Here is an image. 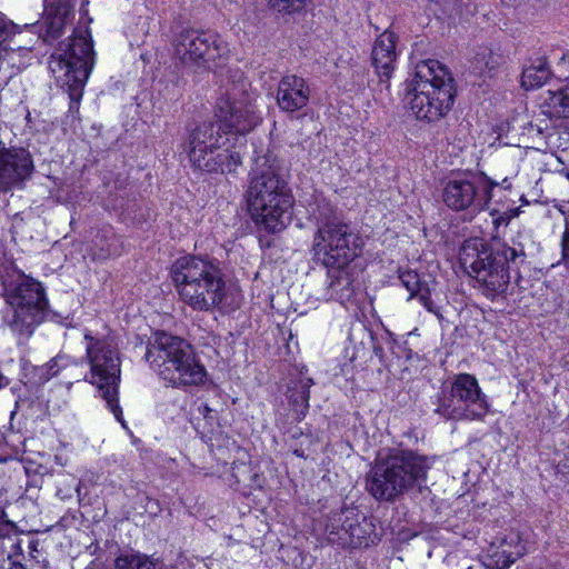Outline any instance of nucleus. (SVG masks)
<instances>
[{"mask_svg": "<svg viewBox=\"0 0 569 569\" xmlns=\"http://www.w3.org/2000/svg\"><path fill=\"white\" fill-rule=\"evenodd\" d=\"M308 214L317 226L312 250L316 260L328 269L329 297L341 303L350 301L358 289L350 262L360 253V239L323 197H315Z\"/></svg>", "mask_w": 569, "mask_h": 569, "instance_id": "obj_1", "label": "nucleus"}, {"mask_svg": "<svg viewBox=\"0 0 569 569\" xmlns=\"http://www.w3.org/2000/svg\"><path fill=\"white\" fill-rule=\"evenodd\" d=\"M526 259L525 247L516 239L509 243L497 238L486 241L472 237L459 250L461 266L476 281V288L490 300L506 295L511 282L519 283Z\"/></svg>", "mask_w": 569, "mask_h": 569, "instance_id": "obj_2", "label": "nucleus"}, {"mask_svg": "<svg viewBox=\"0 0 569 569\" xmlns=\"http://www.w3.org/2000/svg\"><path fill=\"white\" fill-rule=\"evenodd\" d=\"M246 201L252 221L266 232H279L290 222L295 199L283 161L276 154L267 152L256 158Z\"/></svg>", "mask_w": 569, "mask_h": 569, "instance_id": "obj_3", "label": "nucleus"}, {"mask_svg": "<svg viewBox=\"0 0 569 569\" xmlns=\"http://www.w3.org/2000/svg\"><path fill=\"white\" fill-rule=\"evenodd\" d=\"M432 463V458L416 451L392 450L368 472L366 489L377 500L389 502L415 489L423 493L428 490L423 482Z\"/></svg>", "mask_w": 569, "mask_h": 569, "instance_id": "obj_4", "label": "nucleus"}, {"mask_svg": "<svg viewBox=\"0 0 569 569\" xmlns=\"http://www.w3.org/2000/svg\"><path fill=\"white\" fill-rule=\"evenodd\" d=\"M171 278L180 300L193 310L211 312L222 307L227 284L218 260L181 257L171 268Z\"/></svg>", "mask_w": 569, "mask_h": 569, "instance_id": "obj_5", "label": "nucleus"}, {"mask_svg": "<svg viewBox=\"0 0 569 569\" xmlns=\"http://www.w3.org/2000/svg\"><path fill=\"white\" fill-rule=\"evenodd\" d=\"M144 359L154 372L172 387L202 382L206 370L191 345L181 337L156 331L149 339Z\"/></svg>", "mask_w": 569, "mask_h": 569, "instance_id": "obj_6", "label": "nucleus"}, {"mask_svg": "<svg viewBox=\"0 0 569 569\" xmlns=\"http://www.w3.org/2000/svg\"><path fill=\"white\" fill-rule=\"evenodd\" d=\"M455 94L453 78L438 60L420 61L407 84L410 109L419 120L437 121L445 117L453 104Z\"/></svg>", "mask_w": 569, "mask_h": 569, "instance_id": "obj_7", "label": "nucleus"}, {"mask_svg": "<svg viewBox=\"0 0 569 569\" xmlns=\"http://www.w3.org/2000/svg\"><path fill=\"white\" fill-rule=\"evenodd\" d=\"M6 300L11 312L6 315L4 323L19 339L30 338L43 321H59L62 318L49 308L43 286L30 277L11 282L6 289Z\"/></svg>", "mask_w": 569, "mask_h": 569, "instance_id": "obj_8", "label": "nucleus"}, {"mask_svg": "<svg viewBox=\"0 0 569 569\" xmlns=\"http://www.w3.org/2000/svg\"><path fill=\"white\" fill-rule=\"evenodd\" d=\"M92 44L84 37H70L51 54L49 69L68 92L70 111H78L84 84L93 67Z\"/></svg>", "mask_w": 569, "mask_h": 569, "instance_id": "obj_9", "label": "nucleus"}, {"mask_svg": "<svg viewBox=\"0 0 569 569\" xmlns=\"http://www.w3.org/2000/svg\"><path fill=\"white\" fill-rule=\"evenodd\" d=\"M84 339L87 340V359L90 365L89 381L97 386L109 410L124 427L118 398L121 373L119 352L109 338H94L90 333H86Z\"/></svg>", "mask_w": 569, "mask_h": 569, "instance_id": "obj_10", "label": "nucleus"}, {"mask_svg": "<svg viewBox=\"0 0 569 569\" xmlns=\"http://www.w3.org/2000/svg\"><path fill=\"white\" fill-rule=\"evenodd\" d=\"M435 405V412L448 420H482L489 411L487 397L470 373L456 375L443 383Z\"/></svg>", "mask_w": 569, "mask_h": 569, "instance_id": "obj_11", "label": "nucleus"}, {"mask_svg": "<svg viewBox=\"0 0 569 569\" xmlns=\"http://www.w3.org/2000/svg\"><path fill=\"white\" fill-rule=\"evenodd\" d=\"M497 186V181L482 172L470 173L449 179L442 188L441 197L449 209L475 214L488 207Z\"/></svg>", "mask_w": 569, "mask_h": 569, "instance_id": "obj_12", "label": "nucleus"}, {"mask_svg": "<svg viewBox=\"0 0 569 569\" xmlns=\"http://www.w3.org/2000/svg\"><path fill=\"white\" fill-rule=\"evenodd\" d=\"M176 58L186 67L209 68V63L220 58L226 46L212 31L187 28L172 39Z\"/></svg>", "mask_w": 569, "mask_h": 569, "instance_id": "obj_13", "label": "nucleus"}, {"mask_svg": "<svg viewBox=\"0 0 569 569\" xmlns=\"http://www.w3.org/2000/svg\"><path fill=\"white\" fill-rule=\"evenodd\" d=\"M214 118L227 132L246 134L261 121L251 97L246 92L229 91L217 101Z\"/></svg>", "mask_w": 569, "mask_h": 569, "instance_id": "obj_14", "label": "nucleus"}, {"mask_svg": "<svg viewBox=\"0 0 569 569\" xmlns=\"http://www.w3.org/2000/svg\"><path fill=\"white\" fill-rule=\"evenodd\" d=\"M34 171L29 150L21 147L7 148L0 142V192L22 189Z\"/></svg>", "mask_w": 569, "mask_h": 569, "instance_id": "obj_15", "label": "nucleus"}, {"mask_svg": "<svg viewBox=\"0 0 569 569\" xmlns=\"http://www.w3.org/2000/svg\"><path fill=\"white\" fill-rule=\"evenodd\" d=\"M227 133L221 123L213 121H204L196 126L188 134L186 141V151L188 158H192L199 166L213 164L210 161H202V152L209 148L224 147L228 138H223L222 133Z\"/></svg>", "mask_w": 569, "mask_h": 569, "instance_id": "obj_16", "label": "nucleus"}, {"mask_svg": "<svg viewBox=\"0 0 569 569\" xmlns=\"http://www.w3.org/2000/svg\"><path fill=\"white\" fill-rule=\"evenodd\" d=\"M311 89L307 81L297 74H286L277 88V104L288 114H293L308 106Z\"/></svg>", "mask_w": 569, "mask_h": 569, "instance_id": "obj_17", "label": "nucleus"}, {"mask_svg": "<svg viewBox=\"0 0 569 569\" xmlns=\"http://www.w3.org/2000/svg\"><path fill=\"white\" fill-rule=\"evenodd\" d=\"M523 553L520 537L512 533L492 541L481 556V562L488 569H507Z\"/></svg>", "mask_w": 569, "mask_h": 569, "instance_id": "obj_18", "label": "nucleus"}, {"mask_svg": "<svg viewBox=\"0 0 569 569\" xmlns=\"http://www.w3.org/2000/svg\"><path fill=\"white\" fill-rule=\"evenodd\" d=\"M203 160L214 164L199 166L192 158H188L192 168L207 173H233L242 163L241 153L236 147L209 148L202 152Z\"/></svg>", "mask_w": 569, "mask_h": 569, "instance_id": "obj_19", "label": "nucleus"}, {"mask_svg": "<svg viewBox=\"0 0 569 569\" xmlns=\"http://www.w3.org/2000/svg\"><path fill=\"white\" fill-rule=\"evenodd\" d=\"M399 279L410 292L409 298H418L429 312L433 313L439 320H442L440 307L431 298L436 281L430 274H419L417 271L406 270L400 272Z\"/></svg>", "mask_w": 569, "mask_h": 569, "instance_id": "obj_20", "label": "nucleus"}, {"mask_svg": "<svg viewBox=\"0 0 569 569\" xmlns=\"http://www.w3.org/2000/svg\"><path fill=\"white\" fill-rule=\"evenodd\" d=\"M398 37L386 30L375 41L371 51L372 66L381 81L390 79L397 59L396 43Z\"/></svg>", "mask_w": 569, "mask_h": 569, "instance_id": "obj_21", "label": "nucleus"}, {"mask_svg": "<svg viewBox=\"0 0 569 569\" xmlns=\"http://www.w3.org/2000/svg\"><path fill=\"white\" fill-rule=\"evenodd\" d=\"M349 536L340 538L342 548H367L377 539L373 522L357 509V516L349 518Z\"/></svg>", "mask_w": 569, "mask_h": 569, "instance_id": "obj_22", "label": "nucleus"}, {"mask_svg": "<svg viewBox=\"0 0 569 569\" xmlns=\"http://www.w3.org/2000/svg\"><path fill=\"white\" fill-rule=\"evenodd\" d=\"M7 569H49V561L39 541L28 537Z\"/></svg>", "mask_w": 569, "mask_h": 569, "instance_id": "obj_23", "label": "nucleus"}, {"mask_svg": "<svg viewBox=\"0 0 569 569\" xmlns=\"http://www.w3.org/2000/svg\"><path fill=\"white\" fill-rule=\"evenodd\" d=\"M352 516H357L356 508H345L332 512L325 525V533L330 543L342 548V540L338 538H347L349 536L348 520Z\"/></svg>", "mask_w": 569, "mask_h": 569, "instance_id": "obj_24", "label": "nucleus"}, {"mask_svg": "<svg viewBox=\"0 0 569 569\" xmlns=\"http://www.w3.org/2000/svg\"><path fill=\"white\" fill-rule=\"evenodd\" d=\"M313 385L311 378L301 377L291 382L288 388V398L296 418L301 420L306 417L309 408L310 387Z\"/></svg>", "mask_w": 569, "mask_h": 569, "instance_id": "obj_25", "label": "nucleus"}, {"mask_svg": "<svg viewBox=\"0 0 569 569\" xmlns=\"http://www.w3.org/2000/svg\"><path fill=\"white\" fill-rule=\"evenodd\" d=\"M193 427L204 442L211 441L219 428V417L216 410L207 403H200L193 416Z\"/></svg>", "mask_w": 569, "mask_h": 569, "instance_id": "obj_26", "label": "nucleus"}, {"mask_svg": "<svg viewBox=\"0 0 569 569\" xmlns=\"http://www.w3.org/2000/svg\"><path fill=\"white\" fill-rule=\"evenodd\" d=\"M28 537H22L8 526L0 527V561L12 563Z\"/></svg>", "mask_w": 569, "mask_h": 569, "instance_id": "obj_27", "label": "nucleus"}, {"mask_svg": "<svg viewBox=\"0 0 569 569\" xmlns=\"http://www.w3.org/2000/svg\"><path fill=\"white\" fill-rule=\"evenodd\" d=\"M157 559L139 551L121 552L114 559L116 569H156Z\"/></svg>", "mask_w": 569, "mask_h": 569, "instance_id": "obj_28", "label": "nucleus"}, {"mask_svg": "<svg viewBox=\"0 0 569 569\" xmlns=\"http://www.w3.org/2000/svg\"><path fill=\"white\" fill-rule=\"evenodd\" d=\"M550 70L543 60L526 67L521 74V84L527 90L540 88L550 78Z\"/></svg>", "mask_w": 569, "mask_h": 569, "instance_id": "obj_29", "label": "nucleus"}, {"mask_svg": "<svg viewBox=\"0 0 569 569\" xmlns=\"http://www.w3.org/2000/svg\"><path fill=\"white\" fill-rule=\"evenodd\" d=\"M549 104L562 117L569 118V84L550 92Z\"/></svg>", "mask_w": 569, "mask_h": 569, "instance_id": "obj_30", "label": "nucleus"}, {"mask_svg": "<svg viewBox=\"0 0 569 569\" xmlns=\"http://www.w3.org/2000/svg\"><path fill=\"white\" fill-rule=\"evenodd\" d=\"M309 0H269V7L279 13H293L302 10Z\"/></svg>", "mask_w": 569, "mask_h": 569, "instance_id": "obj_31", "label": "nucleus"}, {"mask_svg": "<svg viewBox=\"0 0 569 569\" xmlns=\"http://www.w3.org/2000/svg\"><path fill=\"white\" fill-rule=\"evenodd\" d=\"M67 363L68 359L63 356L59 355L52 358L48 363L39 369L41 379L49 380L57 376L59 371L67 366Z\"/></svg>", "mask_w": 569, "mask_h": 569, "instance_id": "obj_32", "label": "nucleus"}, {"mask_svg": "<svg viewBox=\"0 0 569 569\" xmlns=\"http://www.w3.org/2000/svg\"><path fill=\"white\" fill-rule=\"evenodd\" d=\"M561 247H562V260L565 263H569V220L566 222V230L562 236L561 240Z\"/></svg>", "mask_w": 569, "mask_h": 569, "instance_id": "obj_33", "label": "nucleus"}, {"mask_svg": "<svg viewBox=\"0 0 569 569\" xmlns=\"http://www.w3.org/2000/svg\"><path fill=\"white\" fill-rule=\"evenodd\" d=\"M112 253L111 244L107 241L98 251H93V259H106Z\"/></svg>", "mask_w": 569, "mask_h": 569, "instance_id": "obj_34", "label": "nucleus"}, {"mask_svg": "<svg viewBox=\"0 0 569 569\" xmlns=\"http://www.w3.org/2000/svg\"><path fill=\"white\" fill-rule=\"evenodd\" d=\"M510 221V218L503 213V214H500L499 217L495 218L493 219V223L498 227L500 224H505L507 226Z\"/></svg>", "mask_w": 569, "mask_h": 569, "instance_id": "obj_35", "label": "nucleus"}, {"mask_svg": "<svg viewBox=\"0 0 569 569\" xmlns=\"http://www.w3.org/2000/svg\"><path fill=\"white\" fill-rule=\"evenodd\" d=\"M57 496H59L61 499H68V498H71L72 495H71V489H69L67 492L63 491L62 489H58L57 491Z\"/></svg>", "mask_w": 569, "mask_h": 569, "instance_id": "obj_36", "label": "nucleus"}, {"mask_svg": "<svg viewBox=\"0 0 569 569\" xmlns=\"http://www.w3.org/2000/svg\"><path fill=\"white\" fill-rule=\"evenodd\" d=\"M387 343L390 346V349H391L392 353H395V355H396V357H398V358H401V357H402V356H401V355H400V353L395 349V347H396V342H395L391 338H388Z\"/></svg>", "mask_w": 569, "mask_h": 569, "instance_id": "obj_37", "label": "nucleus"}, {"mask_svg": "<svg viewBox=\"0 0 569 569\" xmlns=\"http://www.w3.org/2000/svg\"><path fill=\"white\" fill-rule=\"evenodd\" d=\"M8 385V379L0 372V389Z\"/></svg>", "mask_w": 569, "mask_h": 569, "instance_id": "obj_38", "label": "nucleus"}, {"mask_svg": "<svg viewBox=\"0 0 569 569\" xmlns=\"http://www.w3.org/2000/svg\"><path fill=\"white\" fill-rule=\"evenodd\" d=\"M375 351V355L380 357V359H382V348L381 347H375L373 349Z\"/></svg>", "mask_w": 569, "mask_h": 569, "instance_id": "obj_39", "label": "nucleus"}, {"mask_svg": "<svg viewBox=\"0 0 569 569\" xmlns=\"http://www.w3.org/2000/svg\"><path fill=\"white\" fill-rule=\"evenodd\" d=\"M293 453H295L296 456H298V457H301V458H302V457H305V455H303V451H302V450H298V449H297V450H295V451H293Z\"/></svg>", "mask_w": 569, "mask_h": 569, "instance_id": "obj_40", "label": "nucleus"}, {"mask_svg": "<svg viewBox=\"0 0 569 569\" xmlns=\"http://www.w3.org/2000/svg\"><path fill=\"white\" fill-rule=\"evenodd\" d=\"M84 34H87V36H84V38H86L88 41L92 42V41H91V39H90V36L88 34V31H84ZM78 37H83V34H79ZM91 44L93 46V43H91Z\"/></svg>", "mask_w": 569, "mask_h": 569, "instance_id": "obj_41", "label": "nucleus"}, {"mask_svg": "<svg viewBox=\"0 0 569 569\" xmlns=\"http://www.w3.org/2000/svg\"><path fill=\"white\" fill-rule=\"evenodd\" d=\"M562 59H563V60H566V59H568V60H569V52H568L567 54H565V56L562 57Z\"/></svg>", "mask_w": 569, "mask_h": 569, "instance_id": "obj_42", "label": "nucleus"}, {"mask_svg": "<svg viewBox=\"0 0 569 569\" xmlns=\"http://www.w3.org/2000/svg\"><path fill=\"white\" fill-rule=\"evenodd\" d=\"M73 489L79 492V483Z\"/></svg>", "mask_w": 569, "mask_h": 569, "instance_id": "obj_43", "label": "nucleus"}]
</instances>
